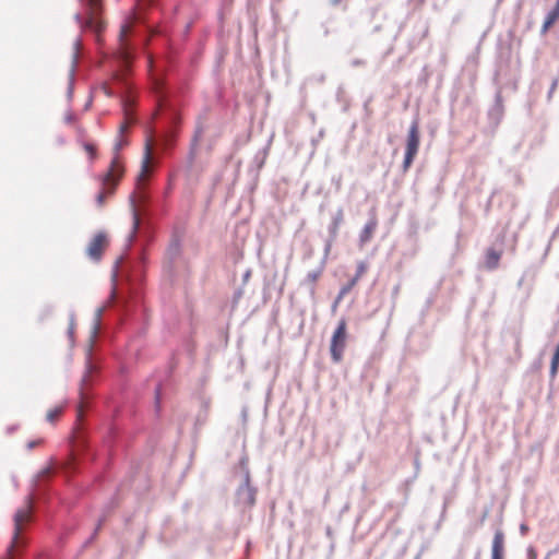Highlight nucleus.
<instances>
[{
  "instance_id": "nucleus-1",
  "label": "nucleus",
  "mask_w": 559,
  "mask_h": 559,
  "mask_svg": "<svg viewBox=\"0 0 559 559\" xmlns=\"http://www.w3.org/2000/svg\"><path fill=\"white\" fill-rule=\"evenodd\" d=\"M127 145V141L123 135L117 136L114 145V157L109 165V168L103 175L98 176L100 188L96 194V204L98 207H103L106 204L108 198L112 197L116 189L123 177L124 167L119 152L123 146Z\"/></svg>"
},
{
  "instance_id": "nucleus-2",
  "label": "nucleus",
  "mask_w": 559,
  "mask_h": 559,
  "mask_svg": "<svg viewBox=\"0 0 559 559\" xmlns=\"http://www.w3.org/2000/svg\"><path fill=\"white\" fill-rule=\"evenodd\" d=\"M33 520V500L31 497H27L24 504L17 509L14 514V530L11 544L8 548V552L10 556H14V552L19 547L25 545V540L22 536L23 531L27 527V525Z\"/></svg>"
},
{
  "instance_id": "nucleus-3",
  "label": "nucleus",
  "mask_w": 559,
  "mask_h": 559,
  "mask_svg": "<svg viewBox=\"0 0 559 559\" xmlns=\"http://www.w3.org/2000/svg\"><path fill=\"white\" fill-rule=\"evenodd\" d=\"M347 341V322L341 319L330 343V353L334 362H340L343 359L344 350Z\"/></svg>"
},
{
  "instance_id": "nucleus-4",
  "label": "nucleus",
  "mask_w": 559,
  "mask_h": 559,
  "mask_svg": "<svg viewBox=\"0 0 559 559\" xmlns=\"http://www.w3.org/2000/svg\"><path fill=\"white\" fill-rule=\"evenodd\" d=\"M419 124L418 121H413V123L409 127L408 134H407V141H406V150H405V157L403 162V171L406 173L411 165L413 164L419 148Z\"/></svg>"
},
{
  "instance_id": "nucleus-5",
  "label": "nucleus",
  "mask_w": 559,
  "mask_h": 559,
  "mask_svg": "<svg viewBox=\"0 0 559 559\" xmlns=\"http://www.w3.org/2000/svg\"><path fill=\"white\" fill-rule=\"evenodd\" d=\"M108 246V235L104 231H99L91 239L86 248V253L92 260L99 261Z\"/></svg>"
},
{
  "instance_id": "nucleus-6",
  "label": "nucleus",
  "mask_w": 559,
  "mask_h": 559,
  "mask_svg": "<svg viewBox=\"0 0 559 559\" xmlns=\"http://www.w3.org/2000/svg\"><path fill=\"white\" fill-rule=\"evenodd\" d=\"M139 19L140 17L138 15H134L130 21H127L124 24L121 25V29H120V34H119L120 47L118 50V55H119V58L121 59V62L123 63V67H126V68L129 67L130 58H131L130 51L126 44V37L131 32L134 21H136Z\"/></svg>"
},
{
  "instance_id": "nucleus-7",
  "label": "nucleus",
  "mask_w": 559,
  "mask_h": 559,
  "mask_svg": "<svg viewBox=\"0 0 559 559\" xmlns=\"http://www.w3.org/2000/svg\"><path fill=\"white\" fill-rule=\"evenodd\" d=\"M102 1L103 0H88V7L91 12L90 17L86 22L87 27L93 28L98 36L104 28V23L98 17V14L102 10Z\"/></svg>"
},
{
  "instance_id": "nucleus-8",
  "label": "nucleus",
  "mask_w": 559,
  "mask_h": 559,
  "mask_svg": "<svg viewBox=\"0 0 559 559\" xmlns=\"http://www.w3.org/2000/svg\"><path fill=\"white\" fill-rule=\"evenodd\" d=\"M504 540L506 536L502 530H497L493 535L491 545V559L504 558Z\"/></svg>"
},
{
  "instance_id": "nucleus-9",
  "label": "nucleus",
  "mask_w": 559,
  "mask_h": 559,
  "mask_svg": "<svg viewBox=\"0 0 559 559\" xmlns=\"http://www.w3.org/2000/svg\"><path fill=\"white\" fill-rule=\"evenodd\" d=\"M96 371H97L96 366H94L92 364V361L88 360L87 364H86V371H85V373H84V376L82 378V382H81V397H82V400L84 399V394H85L84 391H85L86 386L91 383L92 376ZM82 407H83V401L79 405V409H78L79 416H81V414H82Z\"/></svg>"
},
{
  "instance_id": "nucleus-10",
  "label": "nucleus",
  "mask_w": 559,
  "mask_h": 559,
  "mask_svg": "<svg viewBox=\"0 0 559 559\" xmlns=\"http://www.w3.org/2000/svg\"><path fill=\"white\" fill-rule=\"evenodd\" d=\"M151 159H152V146L150 143H146L144 157H143V162H142V166H141V173L138 177L139 181H144L147 179L150 171H151V167H150Z\"/></svg>"
},
{
  "instance_id": "nucleus-11",
  "label": "nucleus",
  "mask_w": 559,
  "mask_h": 559,
  "mask_svg": "<svg viewBox=\"0 0 559 559\" xmlns=\"http://www.w3.org/2000/svg\"><path fill=\"white\" fill-rule=\"evenodd\" d=\"M557 21H559V0H557L555 8L545 17L542 33L546 34Z\"/></svg>"
},
{
  "instance_id": "nucleus-12",
  "label": "nucleus",
  "mask_w": 559,
  "mask_h": 559,
  "mask_svg": "<svg viewBox=\"0 0 559 559\" xmlns=\"http://www.w3.org/2000/svg\"><path fill=\"white\" fill-rule=\"evenodd\" d=\"M129 99H123V114H124V120L120 123L118 129V134L123 135L124 132L129 129L130 124L133 122L131 111L129 109Z\"/></svg>"
},
{
  "instance_id": "nucleus-13",
  "label": "nucleus",
  "mask_w": 559,
  "mask_h": 559,
  "mask_svg": "<svg viewBox=\"0 0 559 559\" xmlns=\"http://www.w3.org/2000/svg\"><path fill=\"white\" fill-rule=\"evenodd\" d=\"M376 228H377V221L376 219H371V221H369L365 225V227H364V229L361 230V234H360V243H361V246L367 243L372 238V235H373Z\"/></svg>"
},
{
  "instance_id": "nucleus-14",
  "label": "nucleus",
  "mask_w": 559,
  "mask_h": 559,
  "mask_svg": "<svg viewBox=\"0 0 559 559\" xmlns=\"http://www.w3.org/2000/svg\"><path fill=\"white\" fill-rule=\"evenodd\" d=\"M501 253L495 249H488L486 252V264L489 269H496L498 266Z\"/></svg>"
},
{
  "instance_id": "nucleus-15",
  "label": "nucleus",
  "mask_w": 559,
  "mask_h": 559,
  "mask_svg": "<svg viewBox=\"0 0 559 559\" xmlns=\"http://www.w3.org/2000/svg\"><path fill=\"white\" fill-rule=\"evenodd\" d=\"M62 413H63V406L62 405L56 406L47 412L46 419H47V421L53 424L61 417Z\"/></svg>"
},
{
  "instance_id": "nucleus-16",
  "label": "nucleus",
  "mask_w": 559,
  "mask_h": 559,
  "mask_svg": "<svg viewBox=\"0 0 559 559\" xmlns=\"http://www.w3.org/2000/svg\"><path fill=\"white\" fill-rule=\"evenodd\" d=\"M83 148L87 153V155L90 156L91 160L96 159V157H97V147H96L95 144L90 143V142H84L83 143Z\"/></svg>"
},
{
  "instance_id": "nucleus-17",
  "label": "nucleus",
  "mask_w": 559,
  "mask_h": 559,
  "mask_svg": "<svg viewBox=\"0 0 559 559\" xmlns=\"http://www.w3.org/2000/svg\"><path fill=\"white\" fill-rule=\"evenodd\" d=\"M367 265L365 262H359L357 266V272L354 278L352 280V285H356V283L359 281V278L366 273Z\"/></svg>"
},
{
  "instance_id": "nucleus-18",
  "label": "nucleus",
  "mask_w": 559,
  "mask_h": 559,
  "mask_svg": "<svg viewBox=\"0 0 559 559\" xmlns=\"http://www.w3.org/2000/svg\"><path fill=\"white\" fill-rule=\"evenodd\" d=\"M103 91H104V93H105L107 96H109V97H111V96H114V95H115V92H114V91L111 90V87H110V86H108L107 84H104V85H103Z\"/></svg>"
},
{
  "instance_id": "nucleus-19",
  "label": "nucleus",
  "mask_w": 559,
  "mask_h": 559,
  "mask_svg": "<svg viewBox=\"0 0 559 559\" xmlns=\"http://www.w3.org/2000/svg\"><path fill=\"white\" fill-rule=\"evenodd\" d=\"M355 285H352V281L348 283V285L344 286L342 289H341V296H344L346 295L350 289L352 287H354Z\"/></svg>"
},
{
  "instance_id": "nucleus-20",
  "label": "nucleus",
  "mask_w": 559,
  "mask_h": 559,
  "mask_svg": "<svg viewBox=\"0 0 559 559\" xmlns=\"http://www.w3.org/2000/svg\"><path fill=\"white\" fill-rule=\"evenodd\" d=\"M41 443H43V440H41V439H38V440H36V441H31V442H28L27 448H28L29 450H32V449H34L35 447H37V445H39V444H41Z\"/></svg>"
},
{
  "instance_id": "nucleus-21",
  "label": "nucleus",
  "mask_w": 559,
  "mask_h": 559,
  "mask_svg": "<svg viewBox=\"0 0 559 559\" xmlns=\"http://www.w3.org/2000/svg\"><path fill=\"white\" fill-rule=\"evenodd\" d=\"M152 0H138V8L139 10L143 9L144 7L148 5Z\"/></svg>"
},
{
  "instance_id": "nucleus-22",
  "label": "nucleus",
  "mask_w": 559,
  "mask_h": 559,
  "mask_svg": "<svg viewBox=\"0 0 559 559\" xmlns=\"http://www.w3.org/2000/svg\"><path fill=\"white\" fill-rule=\"evenodd\" d=\"M67 123H72L75 120V117L72 112H68L64 117Z\"/></svg>"
},
{
  "instance_id": "nucleus-23",
  "label": "nucleus",
  "mask_w": 559,
  "mask_h": 559,
  "mask_svg": "<svg viewBox=\"0 0 559 559\" xmlns=\"http://www.w3.org/2000/svg\"><path fill=\"white\" fill-rule=\"evenodd\" d=\"M557 85H558V79H555L552 81V84H551V88H550V92H549V96H551V94L555 92V90L557 88Z\"/></svg>"
},
{
  "instance_id": "nucleus-24",
  "label": "nucleus",
  "mask_w": 559,
  "mask_h": 559,
  "mask_svg": "<svg viewBox=\"0 0 559 559\" xmlns=\"http://www.w3.org/2000/svg\"><path fill=\"white\" fill-rule=\"evenodd\" d=\"M133 225H134V229H136L139 226V216L135 211L133 212Z\"/></svg>"
},
{
  "instance_id": "nucleus-25",
  "label": "nucleus",
  "mask_w": 559,
  "mask_h": 559,
  "mask_svg": "<svg viewBox=\"0 0 559 559\" xmlns=\"http://www.w3.org/2000/svg\"><path fill=\"white\" fill-rule=\"evenodd\" d=\"M197 142H198V138H195V139H194V142H193V145H192V153H193V152H194V150H195Z\"/></svg>"
},
{
  "instance_id": "nucleus-26",
  "label": "nucleus",
  "mask_w": 559,
  "mask_h": 559,
  "mask_svg": "<svg viewBox=\"0 0 559 559\" xmlns=\"http://www.w3.org/2000/svg\"><path fill=\"white\" fill-rule=\"evenodd\" d=\"M69 333H70V334H72V333H73V324H71V325H70Z\"/></svg>"
}]
</instances>
